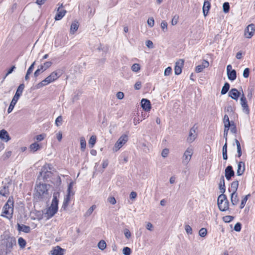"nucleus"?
<instances>
[{
  "label": "nucleus",
  "mask_w": 255,
  "mask_h": 255,
  "mask_svg": "<svg viewBox=\"0 0 255 255\" xmlns=\"http://www.w3.org/2000/svg\"><path fill=\"white\" fill-rule=\"evenodd\" d=\"M223 123L224 125V137L225 138L226 141H227L229 129L231 130L232 132L235 133L237 132V128L235 123L233 121L230 122L229 118L227 115H225L224 117ZM222 151L223 152H227V141H226V143L223 147Z\"/></svg>",
  "instance_id": "1"
},
{
  "label": "nucleus",
  "mask_w": 255,
  "mask_h": 255,
  "mask_svg": "<svg viewBox=\"0 0 255 255\" xmlns=\"http://www.w3.org/2000/svg\"><path fill=\"white\" fill-rule=\"evenodd\" d=\"M49 196L48 185L45 183H36L34 193V197L37 200L41 201Z\"/></svg>",
  "instance_id": "2"
},
{
  "label": "nucleus",
  "mask_w": 255,
  "mask_h": 255,
  "mask_svg": "<svg viewBox=\"0 0 255 255\" xmlns=\"http://www.w3.org/2000/svg\"><path fill=\"white\" fill-rule=\"evenodd\" d=\"M13 198L12 196H10L3 207L1 216L8 219H11L12 218L13 213Z\"/></svg>",
  "instance_id": "3"
},
{
  "label": "nucleus",
  "mask_w": 255,
  "mask_h": 255,
  "mask_svg": "<svg viewBox=\"0 0 255 255\" xmlns=\"http://www.w3.org/2000/svg\"><path fill=\"white\" fill-rule=\"evenodd\" d=\"M60 75L61 74H59L57 71L52 72L44 80H42L41 82L37 84V88H41L43 86L49 84L50 83L54 82L60 77Z\"/></svg>",
  "instance_id": "4"
},
{
  "label": "nucleus",
  "mask_w": 255,
  "mask_h": 255,
  "mask_svg": "<svg viewBox=\"0 0 255 255\" xmlns=\"http://www.w3.org/2000/svg\"><path fill=\"white\" fill-rule=\"evenodd\" d=\"M217 204L221 211H226L229 209V202L225 194H221L218 198Z\"/></svg>",
  "instance_id": "5"
},
{
  "label": "nucleus",
  "mask_w": 255,
  "mask_h": 255,
  "mask_svg": "<svg viewBox=\"0 0 255 255\" xmlns=\"http://www.w3.org/2000/svg\"><path fill=\"white\" fill-rule=\"evenodd\" d=\"M255 34V24L251 23L249 24L245 29L244 35L245 37L250 39Z\"/></svg>",
  "instance_id": "6"
},
{
  "label": "nucleus",
  "mask_w": 255,
  "mask_h": 255,
  "mask_svg": "<svg viewBox=\"0 0 255 255\" xmlns=\"http://www.w3.org/2000/svg\"><path fill=\"white\" fill-rule=\"evenodd\" d=\"M128 136L126 134L122 135L115 144L116 151L119 150L128 141Z\"/></svg>",
  "instance_id": "7"
},
{
  "label": "nucleus",
  "mask_w": 255,
  "mask_h": 255,
  "mask_svg": "<svg viewBox=\"0 0 255 255\" xmlns=\"http://www.w3.org/2000/svg\"><path fill=\"white\" fill-rule=\"evenodd\" d=\"M48 169H50V165L46 164L42 167L41 171L40 172V175L43 177L45 180L49 178L52 174L50 171L48 170Z\"/></svg>",
  "instance_id": "8"
},
{
  "label": "nucleus",
  "mask_w": 255,
  "mask_h": 255,
  "mask_svg": "<svg viewBox=\"0 0 255 255\" xmlns=\"http://www.w3.org/2000/svg\"><path fill=\"white\" fill-rule=\"evenodd\" d=\"M67 11L64 8L63 3L60 4L57 8V13L55 16V20H61L66 14Z\"/></svg>",
  "instance_id": "9"
},
{
  "label": "nucleus",
  "mask_w": 255,
  "mask_h": 255,
  "mask_svg": "<svg viewBox=\"0 0 255 255\" xmlns=\"http://www.w3.org/2000/svg\"><path fill=\"white\" fill-rule=\"evenodd\" d=\"M184 64V60L180 59L176 61L174 67V72L175 75H179L181 73L182 68Z\"/></svg>",
  "instance_id": "10"
},
{
  "label": "nucleus",
  "mask_w": 255,
  "mask_h": 255,
  "mask_svg": "<svg viewBox=\"0 0 255 255\" xmlns=\"http://www.w3.org/2000/svg\"><path fill=\"white\" fill-rule=\"evenodd\" d=\"M197 127L194 125L190 129L189 132V136L188 137L187 140L189 142H193L197 137L196 130Z\"/></svg>",
  "instance_id": "11"
},
{
  "label": "nucleus",
  "mask_w": 255,
  "mask_h": 255,
  "mask_svg": "<svg viewBox=\"0 0 255 255\" xmlns=\"http://www.w3.org/2000/svg\"><path fill=\"white\" fill-rule=\"evenodd\" d=\"M232 66L229 65L227 67V75L229 80L231 81L235 80L237 78V74L235 70H232Z\"/></svg>",
  "instance_id": "12"
},
{
  "label": "nucleus",
  "mask_w": 255,
  "mask_h": 255,
  "mask_svg": "<svg viewBox=\"0 0 255 255\" xmlns=\"http://www.w3.org/2000/svg\"><path fill=\"white\" fill-rule=\"evenodd\" d=\"M240 101H241V104L242 105L243 110L244 111H245L246 112L249 113L250 110H249V108L248 106L247 100V99L243 93L241 95Z\"/></svg>",
  "instance_id": "13"
},
{
  "label": "nucleus",
  "mask_w": 255,
  "mask_h": 255,
  "mask_svg": "<svg viewBox=\"0 0 255 255\" xmlns=\"http://www.w3.org/2000/svg\"><path fill=\"white\" fill-rule=\"evenodd\" d=\"M58 210L53 207H49L44 213V217L47 220L51 218L57 212Z\"/></svg>",
  "instance_id": "14"
},
{
  "label": "nucleus",
  "mask_w": 255,
  "mask_h": 255,
  "mask_svg": "<svg viewBox=\"0 0 255 255\" xmlns=\"http://www.w3.org/2000/svg\"><path fill=\"white\" fill-rule=\"evenodd\" d=\"M141 105L142 109L146 112H149L151 109V103L149 100L142 99L141 101Z\"/></svg>",
  "instance_id": "15"
},
{
  "label": "nucleus",
  "mask_w": 255,
  "mask_h": 255,
  "mask_svg": "<svg viewBox=\"0 0 255 255\" xmlns=\"http://www.w3.org/2000/svg\"><path fill=\"white\" fill-rule=\"evenodd\" d=\"M240 92L236 88H232L229 92V96L232 99L237 101L240 96H241Z\"/></svg>",
  "instance_id": "16"
},
{
  "label": "nucleus",
  "mask_w": 255,
  "mask_h": 255,
  "mask_svg": "<svg viewBox=\"0 0 255 255\" xmlns=\"http://www.w3.org/2000/svg\"><path fill=\"white\" fill-rule=\"evenodd\" d=\"M225 177L226 179L228 180L231 179V177L235 175L234 171L233 169V167L232 166H228L225 169Z\"/></svg>",
  "instance_id": "17"
},
{
  "label": "nucleus",
  "mask_w": 255,
  "mask_h": 255,
  "mask_svg": "<svg viewBox=\"0 0 255 255\" xmlns=\"http://www.w3.org/2000/svg\"><path fill=\"white\" fill-rule=\"evenodd\" d=\"M211 0H205L204 2L203 6V12L205 16H206L209 12V11L211 8Z\"/></svg>",
  "instance_id": "18"
},
{
  "label": "nucleus",
  "mask_w": 255,
  "mask_h": 255,
  "mask_svg": "<svg viewBox=\"0 0 255 255\" xmlns=\"http://www.w3.org/2000/svg\"><path fill=\"white\" fill-rule=\"evenodd\" d=\"M245 171V163L243 161H240L238 163V169L237 174L238 176L242 175Z\"/></svg>",
  "instance_id": "19"
},
{
  "label": "nucleus",
  "mask_w": 255,
  "mask_h": 255,
  "mask_svg": "<svg viewBox=\"0 0 255 255\" xmlns=\"http://www.w3.org/2000/svg\"><path fill=\"white\" fill-rule=\"evenodd\" d=\"M0 138L5 142H7L10 139V137L6 130L2 129L0 130Z\"/></svg>",
  "instance_id": "20"
},
{
  "label": "nucleus",
  "mask_w": 255,
  "mask_h": 255,
  "mask_svg": "<svg viewBox=\"0 0 255 255\" xmlns=\"http://www.w3.org/2000/svg\"><path fill=\"white\" fill-rule=\"evenodd\" d=\"M193 154V149L192 148H188L183 155V159L187 162H189Z\"/></svg>",
  "instance_id": "21"
},
{
  "label": "nucleus",
  "mask_w": 255,
  "mask_h": 255,
  "mask_svg": "<svg viewBox=\"0 0 255 255\" xmlns=\"http://www.w3.org/2000/svg\"><path fill=\"white\" fill-rule=\"evenodd\" d=\"M16 245V240L15 238L8 237L6 239V247L8 249H11L13 246Z\"/></svg>",
  "instance_id": "22"
},
{
  "label": "nucleus",
  "mask_w": 255,
  "mask_h": 255,
  "mask_svg": "<svg viewBox=\"0 0 255 255\" xmlns=\"http://www.w3.org/2000/svg\"><path fill=\"white\" fill-rule=\"evenodd\" d=\"M219 188L220 190V192L222 193L221 194H223L226 191V187L224 177L223 175L220 178Z\"/></svg>",
  "instance_id": "23"
},
{
  "label": "nucleus",
  "mask_w": 255,
  "mask_h": 255,
  "mask_svg": "<svg viewBox=\"0 0 255 255\" xmlns=\"http://www.w3.org/2000/svg\"><path fill=\"white\" fill-rule=\"evenodd\" d=\"M64 250L59 246H56L53 248L51 251V254L52 255H63Z\"/></svg>",
  "instance_id": "24"
},
{
  "label": "nucleus",
  "mask_w": 255,
  "mask_h": 255,
  "mask_svg": "<svg viewBox=\"0 0 255 255\" xmlns=\"http://www.w3.org/2000/svg\"><path fill=\"white\" fill-rule=\"evenodd\" d=\"M231 201L232 205H237L239 201L238 195L237 192H232L231 196Z\"/></svg>",
  "instance_id": "25"
},
{
  "label": "nucleus",
  "mask_w": 255,
  "mask_h": 255,
  "mask_svg": "<svg viewBox=\"0 0 255 255\" xmlns=\"http://www.w3.org/2000/svg\"><path fill=\"white\" fill-rule=\"evenodd\" d=\"M17 229L19 231H22L25 233H29L30 232V227L24 225H20V224H18Z\"/></svg>",
  "instance_id": "26"
},
{
  "label": "nucleus",
  "mask_w": 255,
  "mask_h": 255,
  "mask_svg": "<svg viewBox=\"0 0 255 255\" xmlns=\"http://www.w3.org/2000/svg\"><path fill=\"white\" fill-rule=\"evenodd\" d=\"M18 99L19 98L14 96L7 110L8 113H10L13 110L14 107L17 103Z\"/></svg>",
  "instance_id": "27"
},
{
  "label": "nucleus",
  "mask_w": 255,
  "mask_h": 255,
  "mask_svg": "<svg viewBox=\"0 0 255 255\" xmlns=\"http://www.w3.org/2000/svg\"><path fill=\"white\" fill-rule=\"evenodd\" d=\"M239 186V182L237 180L233 181L229 189L230 192H237Z\"/></svg>",
  "instance_id": "28"
},
{
  "label": "nucleus",
  "mask_w": 255,
  "mask_h": 255,
  "mask_svg": "<svg viewBox=\"0 0 255 255\" xmlns=\"http://www.w3.org/2000/svg\"><path fill=\"white\" fill-rule=\"evenodd\" d=\"M73 195H74V193H67V194L65 197L64 201H63V206L64 208H66L68 206L69 202L70 201V200H71V196H73Z\"/></svg>",
  "instance_id": "29"
},
{
  "label": "nucleus",
  "mask_w": 255,
  "mask_h": 255,
  "mask_svg": "<svg viewBox=\"0 0 255 255\" xmlns=\"http://www.w3.org/2000/svg\"><path fill=\"white\" fill-rule=\"evenodd\" d=\"M9 194V191L8 187L5 186H4L0 190V195L4 196L7 197Z\"/></svg>",
  "instance_id": "30"
},
{
  "label": "nucleus",
  "mask_w": 255,
  "mask_h": 255,
  "mask_svg": "<svg viewBox=\"0 0 255 255\" xmlns=\"http://www.w3.org/2000/svg\"><path fill=\"white\" fill-rule=\"evenodd\" d=\"M79 28V23L78 21H74L73 22L70 27V32L74 34Z\"/></svg>",
  "instance_id": "31"
},
{
  "label": "nucleus",
  "mask_w": 255,
  "mask_h": 255,
  "mask_svg": "<svg viewBox=\"0 0 255 255\" xmlns=\"http://www.w3.org/2000/svg\"><path fill=\"white\" fill-rule=\"evenodd\" d=\"M40 145L37 142H34L31 144L29 146V149L31 151L34 152L37 151L38 149L40 148Z\"/></svg>",
  "instance_id": "32"
},
{
  "label": "nucleus",
  "mask_w": 255,
  "mask_h": 255,
  "mask_svg": "<svg viewBox=\"0 0 255 255\" xmlns=\"http://www.w3.org/2000/svg\"><path fill=\"white\" fill-rule=\"evenodd\" d=\"M24 88V85L23 84H20L16 90V93L14 96L18 98H19V97L21 95L22 93Z\"/></svg>",
  "instance_id": "33"
},
{
  "label": "nucleus",
  "mask_w": 255,
  "mask_h": 255,
  "mask_svg": "<svg viewBox=\"0 0 255 255\" xmlns=\"http://www.w3.org/2000/svg\"><path fill=\"white\" fill-rule=\"evenodd\" d=\"M250 196L251 195L249 194L243 197L240 205V209H243L245 207L246 202L248 200L249 198L250 197Z\"/></svg>",
  "instance_id": "34"
},
{
  "label": "nucleus",
  "mask_w": 255,
  "mask_h": 255,
  "mask_svg": "<svg viewBox=\"0 0 255 255\" xmlns=\"http://www.w3.org/2000/svg\"><path fill=\"white\" fill-rule=\"evenodd\" d=\"M58 200L57 198L56 197V196H54L52 201L51 206L50 207H53L54 208H56L57 210H58Z\"/></svg>",
  "instance_id": "35"
},
{
  "label": "nucleus",
  "mask_w": 255,
  "mask_h": 255,
  "mask_svg": "<svg viewBox=\"0 0 255 255\" xmlns=\"http://www.w3.org/2000/svg\"><path fill=\"white\" fill-rule=\"evenodd\" d=\"M52 65V62L51 61H47L43 63V65H41L40 66V68L42 70V71H44L46 70L47 69L49 68Z\"/></svg>",
  "instance_id": "36"
},
{
  "label": "nucleus",
  "mask_w": 255,
  "mask_h": 255,
  "mask_svg": "<svg viewBox=\"0 0 255 255\" xmlns=\"http://www.w3.org/2000/svg\"><path fill=\"white\" fill-rule=\"evenodd\" d=\"M230 89V84L226 82L225 83L224 86L223 87L222 90H221V94L222 95H225L226 94L227 92L229 91Z\"/></svg>",
  "instance_id": "37"
},
{
  "label": "nucleus",
  "mask_w": 255,
  "mask_h": 255,
  "mask_svg": "<svg viewBox=\"0 0 255 255\" xmlns=\"http://www.w3.org/2000/svg\"><path fill=\"white\" fill-rule=\"evenodd\" d=\"M18 243L20 247L22 249L24 248L26 244L25 240L22 237H20L18 238Z\"/></svg>",
  "instance_id": "38"
},
{
  "label": "nucleus",
  "mask_w": 255,
  "mask_h": 255,
  "mask_svg": "<svg viewBox=\"0 0 255 255\" xmlns=\"http://www.w3.org/2000/svg\"><path fill=\"white\" fill-rule=\"evenodd\" d=\"M234 219V217L230 215H227L224 216L222 218L223 221L225 223H230L232 222Z\"/></svg>",
  "instance_id": "39"
},
{
  "label": "nucleus",
  "mask_w": 255,
  "mask_h": 255,
  "mask_svg": "<svg viewBox=\"0 0 255 255\" xmlns=\"http://www.w3.org/2000/svg\"><path fill=\"white\" fill-rule=\"evenodd\" d=\"M236 143L237 146L238 156L240 157L242 155V149L240 143L238 139H236Z\"/></svg>",
  "instance_id": "40"
},
{
  "label": "nucleus",
  "mask_w": 255,
  "mask_h": 255,
  "mask_svg": "<svg viewBox=\"0 0 255 255\" xmlns=\"http://www.w3.org/2000/svg\"><path fill=\"white\" fill-rule=\"evenodd\" d=\"M97 140V137L95 135H92L91 136L89 141V144L91 147H93L95 144Z\"/></svg>",
  "instance_id": "41"
},
{
  "label": "nucleus",
  "mask_w": 255,
  "mask_h": 255,
  "mask_svg": "<svg viewBox=\"0 0 255 255\" xmlns=\"http://www.w3.org/2000/svg\"><path fill=\"white\" fill-rule=\"evenodd\" d=\"M179 16L177 14L174 15L172 18L171 24L172 25H176L179 21Z\"/></svg>",
  "instance_id": "42"
},
{
  "label": "nucleus",
  "mask_w": 255,
  "mask_h": 255,
  "mask_svg": "<svg viewBox=\"0 0 255 255\" xmlns=\"http://www.w3.org/2000/svg\"><path fill=\"white\" fill-rule=\"evenodd\" d=\"M98 248L101 250H104L107 247L106 243L105 241H100L98 244Z\"/></svg>",
  "instance_id": "43"
},
{
  "label": "nucleus",
  "mask_w": 255,
  "mask_h": 255,
  "mask_svg": "<svg viewBox=\"0 0 255 255\" xmlns=\"http://www.w3.org/2000/svg\"><path fill=\"white\" fill-rule=\"evenodd\" d=\"M140 69V66L139 64L134 63L131 66V70L133 72H137Z\"/></svg>",
  "instance_id": "44"
},
{
  "label": "nucleus",
  "mask_w": 255,
  "mask_h": 255,
  "mask_svg": "<svg viewBox=\"0 0 255 255\" xmlns=\"http://www.w3.org/2000/svg\"><path fill=\"white\" fill-rule=\"evenodd\" d=\"M207 234V231L206 228H202L199 231V235L202 237H205Z\"/></svg>",
  "instance_id": "45"
},
{
  "label": "nucleus",
  "mask_w": 255,
  "mask_h": 255,
  "mask_svg": "<svg viewBox=\"0 0 255 255\" xmlns=\"http://www.w3.org/2000/svg\"><path fill=\"white\" fill-rule=\"evenodd\" d=\"M46 136V135L45 133H42V134H40L36 135L34 138L37 141H42V140H43L45 138Z\"/></svg>",
  "instance_id": "46"
},
{
  "label": "nucleus",
  "mask_w": 255,
  "mask_h": 255,
  "mask_svg": "<svg viewBox=\"0 0 255 255\" xmlns=\"http://www.w3.org/2000/svg\"><path fill=\"white\" fill-rule=\"evenodd\" d=\"M96 205H94L92 206L86 212L85 214V216H90L94 211V210L96 209Z\"/></svg>",
  "instance_id": "47"
},
{
  "label": "nucleus",
  "mask_w": 255,
  "mask_h": 255,
  "mask_svg": "<svg viewBox=\"0 0 255 255\" xmlns=\"http://www.w3.org/2000/svg\"><path fill=\"white\" fill-rule=\"evenodd\" d=\"M81 148L83 150H84L86 147V142L84 137H81L80 139Z\"/></svg>",
  "instance_id": "48"
},
{
  "label": "nucleus",
  "mask_w": 255,
  "mask_h": 255,
  "mask_svg": "<svg viewBox=\"0 0 255 255\" xmlns=\"http://www.w3.org/2000/svg\"><path fill=\"white\" fill-rule=\"evenodd\" d=\"M223 7L224 11L225 13H227L229 11L230 5L228 2H226L224 3Z\"/></svg>",
  "instance_id": "49"
},
{
  "label": "nucleus",
  "mask_w": 255,
  "mask_h": 255,
  "mask_svg": "<svg viewBox=\"0 0 255 255\" xmlns=\"http://www.w3.org/2000/svg\"><path fill=\"white\" fill-rule=\"evenodd\" d=\"M185 230L188 234L191 235L192 234V229L189 225L185 226Z\"/></svg>",
  "instance_id": "50"
},
{
  "label": "nucleus",
  "mask_w": 255,
  "mask_h": 255,
  "mask_svg": "<svg viewBox=\"0 0 255 255\" xmlns=\"http://www.w3.org/2000/svg\"><path fill=\"white\" fill-rule=\"evenodd\" d=\"M62 122V116H60L58 117L56 120H55V125L57 126H59L60 125H61Z\"/></svg>",
  "instance_id": "51"
},
{
  "label": "nucleus",
  "mask_w": 255,
  "mask_h": 255,
  "mask_svg": "<svg viewBox=\"0 0 255 255\" xmlns=\"http://www.w3.org/2000/svg\"><path fill=\"white\" fill-rule=\"evenodd\" d=\"M123 254L125 255H130L131 254V250L128 247H125L123 249Z\"/></svg>",
  "instance_id": "52"
},
{
  "label": "nucleus",
  "mask_w": 255,
  "mask_h": 255,
  "mask_svg": "<svg viewBox=\"0 0 255 255\" xmlns=\"http://www.w3.org/2000/svg\"><path fill=\"white\" fill-rule=\"evenodd\" d=\"M242 225L240 223H237L234 226V230L237 232H240L241 230Z\"/></svg>",
  "instance_id": "53"
},
{
  "label": "nucleus",
  "mask_w": 255,
  "mask_h": 255,
  "mask_svg": "<svg viewBox=\"0 0 255 255\" xmlns=\"http://www.w3.org/2000/svg\"><path fill=\"white\" fill-rule=\"evenodd\" d=\"M172 68L171 67H168L166 68L164 71V75L165 76H169L172 73Z\"/></svg>",
  "instance_id": "54"
},
{
  "label": "nucleus",
  "mask_w": 255,
  "mask_h": 255,
  "mask_svg": "<svg viewBox=\"0 0 255 255\" xmlns=\"http://www.w3.org/2000/svg\"><path fill=\"white\" fill-rule=\"evenodd\" d=\"M147 23L150 27H153L154 24V20L153 17H150L147 20Z\"/></svg>",
  "instance_id": "55"
},
{
  "label": "nucleus",
  "mask_w": 255,
  "mask_h": 255,
  "mask_svg": "<svg viewBox=\"0 0 255 255\" xmlns=\"http://www.w3.org/2000/svg\"><path fill=\"white\" fill-rule=\"evenodd\" d=\"M249 74H250V69L248 68H246V69H245V70H244V72H243V76L245 77V78H248L249 76Z\"/></svg>",
  "instance_id": "56"
},
{
  "label": "nucleus",
  "mask_w": 255,
  "mask_h": 255,
  "mask_svg": "<svg viewBox=\"0 0 255 255\" xmlns=\"http://www.w3.org/2000/svg\"><path fill=\"white\" fill-rule=\"evenodd\" d=\"M204 69L205 68H203L202 65H200L196 67L195 71L197 73H200L201 72L204 70Z\"/></svg>",
  "instance_id": "57"
},
{
  "label": "nucleus",
  "mask_w": 255,
  "mask_h": 255,
  "mask_svg": "<svg viewBox=\"0 0 255 255\" xmlns=\"http://www.w3.org/2000/svg\"><path fill=\"white\" fill-rule=\"evenodd\" d=\"M34 64H35V62H34L28 68L27 71V73H28V74H30L32 71H33V70L34 69Z\"/></svg>",
  "instance_id": "58"
},
{
  "label": "nucleus",
  "mask_w": 255,
  "mask_h": 255,
  "mask_svg": "<svg viewBox=\"0 0 255 255\" xmlns=\"http://www.w3.org/2000/svg\"><path fill=\"white\" fill-rule=\"evenodd\" d=\"M161 27L163 30L167 29V23L165 21H162L161 23Z\"/></svg>",
  "instance_id": "59"
},
{
  "label": "nucleus",
  "mask_w": 255,
  "mask_h": 255,
  "mask_svg": "<svg viewBox=\"0 0 255 255\" xmlns=\"http://www.w3.org/2000/svg\"><path fill=\"white\" fill-rule=\"evenodd\" d=\"M169 150L167 148H165L162 150L161 154L163 157H165L167 156Z\"/></svg>",
  "instance_id": "60"
},
{
  "label": "nucleus",
  "mask_w": 255,
  "mask_h": 255,
  "mask_svg": "<svg viewBox=\"0 0 255 255\" xmlns=\"http://www.w3.org/2000/svg\"><path fill=\"white\" fill-rule=\"evenodd\" d=\"M141 87V83L140 81H137L134 85V88L135 90H139Z\"/></svg>",
  "instance_id": "61"
},
{
  "label": "nucleus",
  "mask_w": 255,
  "mask_h": 255,
  "mask_svg": "<svg viewBox=\"0 0 255 255\" xmlns=\"http://www.w3.org/2000/svg\"><path fill=\"white\" fill-rule=\"evenodd\" d=\"M109 202L112 205H115L116 203V200L114 197H110L108 198Z\"/></svg>",
  "instance_id": "62"
},
{
  "label": "nucleus",
  "mask_w": 255,
  "mask_h": 255,
  "mask_svg": "<svg viewBox=\"0 0 255 255\" xmlns=\"http://www.w3.org/2000/svg\"><path fill=\"white\" fill-rule=\"evenodd\" d=\"M117 97L120 100H122L124 97V94L122 92H119L117 94Z\"/></svg>",
  "instance_id": "63"
},
{
  "label": "nucleus",
  "mask_w": 255,
  "mask_h": 255,
  "mask_svg": "<svg viewBox=\"0 0 255 255\" xmlns=\"http://www.w3.org/2000/svg\"><path fill=\"white\" fill-rule=\"evenodd\" d=\"M137 196V194L134 191H132L129 195V197L130 199H135Z\"/></svg>",
  "instance_id": "64"
}]
</instances>
